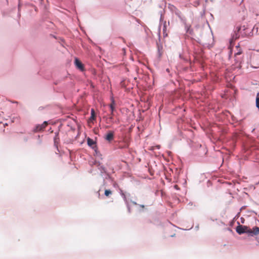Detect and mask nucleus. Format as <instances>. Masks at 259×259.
<instances>
[{
    "mask_svg": "<svg viewBox=\"0 0 259 259\" xmlns=\"http://www.w3.org/2000/svg\"><path fill=\"white\" fill-rule=\"evenodd\" d=\"M250 64L253 68H259V54L258 52L251 54L250 57Z\"/></svg>",
    "mask_w": 259,
    "mask_h": 259,
    "instance_id": "1",
    "label": "nucleus"
},
{
    "mask_svg": "<svg viewBox=\"0 0 259 259\" xmlns=\"http://www.w3.org/2000/svg\"><path fill=\"white\" fill-rule=\"evenodd\" d=\"M236 231L239 234H242L244 233H249V232H251L250 228L247 226L242 225H239L237 226L236 227Z\"/></svg>",
    "mask_w": 259,
    "mask_h": 259,
    "instance_id": "2",
    "label": "nucleus"
},
{
    "mask_svg": "<svg viewBox=\"0 0 259 259\" xmlns=\"http://www.w3.org/2000/svg\"><path fill=\"white\" fill-rule=\"evenodd\" d=\"M114 132L110 131H108L106 135L104 136V139L108 142H111L114 139Z\"/></svg>",
    "mask_w": 259,
    "mask_h": 259,
    "instance_id": "3",
    "label": "nucleus"
},
{
    "mask_svg": "<svg viewBox=\"0 0 259 259\" xmlns=\"http://www.w3.org/2000/svg\"><path fill=\"white\" fill-rule=\"evenodd\" d=\"M128 144L125 141L119 142L117 145V148L119 149H125L128 148Z\"/></svg>",
    "mask_w": 259,
    "mask_h": 259,
    "instance_id": "4",
    "label": "nucleus"
},
{
    "mask_svg": "<svg viewBox=\"0 0 259 259\" xmlns=\"http://www.w3.org/2000/svg\"><path fill=\"white\" fill-rule=\"evenodd\" d=\"M47 124H48L47 122V121H45L41 125H37L36 126L35 131L36 132H39V131H40L41 130H43L44 129H45L46 128V127L47 126Z\"/></svg>",
    "mask_w": 259,
    "mask_h": 259,
    "instance_id": "5",
    "label": "nucleus"
},
{
    "mask_svg": "<svg viewBox=\"0 0 259 259\" xmlns=\"http://www.w3.org/2000/svg\"><path fill=\"white\" fill-rule=\"evenodd\" d=\"M75 64L76 67L80 69V70H83V64L77 58H75Z\"/></svg>",
    "mask_w": 259,
    "mask_h": 259,
    "instance_id": "6",
    "label": "nucleus"
},
{
    "mask_svg": "<svg viewBox=\"0 0 259 259\" xmlns=\"http://www.w3.org/2000/svg\"><path fill=\"white\" fill-rule=\"evenodd\" d=\"M54 145L57 148L58 144L60 142V138L59 137V133H56L55 136L54 138Z\"/></svg>",
    "mask_w": 259,
    "mask_h": 259,
    "instance_id": "7",
    "label": "nucleus"
},
{
    "mask_svg": "<svg viewBox=\"0 0 259 259\" xmlns=\"http://www.w3.org/2000/svg\"><path fill=\"white\" fill-rule=\"evenodd\" d=\"M251 232H249V234L252 235H257L259 234V228L257 227H254L252 228V229H250Z\"/></svg>",
    "mask_w": 259,
    "mask_h": 259,
    "instance_id": "8",
    "label": "nucleus"
},
{
    "mask_svg": "<svg viewBox=\"0 0 259 259\" xmlns=\"http://www.w3.org/2000/svg\"><path fill=\"white\" fill-rule=\"evenodd\" d=\"M87 142L88 145L90 146H93L95 144V143L94 141V140L90 138H88Z\"/></svg>",
    "mask_w": 259,
    "mask_h": 259,
    "instance_id": "9",
    "label": "nucleus"
},
{
    "mask_svg": "<svg viewBox=\"0 0 259 259\" xmlns=\"http://www.w3.org/2000/svg\"><path fill=\"white\" fill-rule=\"evenodd\" d=\"M110 108L111 110V114H113V112H114L115 109V102L113 100H112V103L110 105Z\"/></svg>",
    "mask_w": 259,
    "mask_h": 259,
    "instance_id": "10",
    "label": "nucleus"
},
{
    "mask_svg": "<svg viewBox=\"0 0 259 259\" xmlns=\"http://www.w3.org/2000/svg\"><path fill=\"white\" fill-rule=\"evenodd\" d=\"M96 116H95V112L94 109H91V119L94 120L95 119Z\"/></svg>",
    "mask_w": 259,
    "mask_h": 259,
    "instance_id": "11",
    "label": "nucleus"
},
{
    "mask_svg": "<svg viewBox=\"0 0 259 259\" xmlns=\"http://www.w3.org/2000/svg\"><path fill=\"white\" fill-rule=\"evenodd\" d=\"M112 194V192L110 190H105V195L107 197L109 196L110 195Z\"/></svg>",
    "mask_w": 259,
    "mask_h": 259,
    "instance_id": "12",
    "label": "nucleus"
},
{
    "mask_svg": "<svg viewBox=\"0 0 259 259\" xmlns=\"http://www.w3.org/2000/svg\"><path fill=\"white\" fill-rule=\"evenodd\" d=\"M256 106L259 109V93H258L256 95Z\"/></svg>",
    "mask_w": 259,
    "mask_h": 259,
    "instance_id": "13",
    "label": "nucleus"
},
{
    "mask_svg": "<svg viewBox=\"0 0 259 259\" xmlns=\"http://www.w3.org/2000/svg\"><path fill=\"white\" fill-rule=\"evenodd\" d=\"M241 54V52L239 51L235 54V56L239 55Z\"/></svg>",
    "mask_w": 259,
    "mask_h": 259,
    "instance_id": "14",
    "label": "nucleus"
},
{
    "mask_svg": "<svg viewBox=\"0 0 259 259\" xmlns=\"http://www.w3.org/2000/svg\"><path fill=\"white\" fill-rule=\"evenodd\" d=\"M141 208H142V209H144L145 208V205H138Z\"/></svg>",
    "mask_w": 259,
    "mask_h": 259,
    "instance_id": "15",
    "label": "nucleus"
},
{
    "mask_svg": "<svg viewBox=\"0 0 259 259\" xmlns=\"http://www.w3.org/2000/svg\"><path fill=\"white\" fill-rule=\"evenodd\" d=\"M113 115H114L113 114H112L111 113V116L109 117V118H110V120H112V119H113Z\"/></svg>",
    "mask_w": 259,
    "mask_h": 259,
    "instance_id": "16",
    "label": "nucleus"
},
{
    "mask_svg": "<svg viewBox=\"0 0 259 259\" xmlns=\"http://www.w3.org/2000/svg\"><path fill=\"white\" fill-rule=\"evenodd\" d=\"M175 188L176 189H178L179 188H178V185H175Z\"/></svg>",
    "mask_w": 259,
    "mask_h": 259,
    "instance_id": "17",
    "label": "nucleus"
},
{
    "mask_svg": "<svg viewBox=\"0 0 259 259\" xmlns=\"http://www.w3.org/2000/svg\"><path fill=\"white\" fill-rule=\"evenodd\" d=\"M134 204L135 205H138V204L136 202H134Z\"/></svg>",
    "mask_w": 259,
    "mask_h": 259,
    "instance_id": "18",
    "label": "nucleus"
},
{
    "mask_svg": "<svg viewBox=\"0 0 259 259\" xmlns=\"http://www.w3.org/2000/svg\"><path fill=\"white\" fill-rule=\"evenodd\" d=\"M238 29V31H239L240 30V28H237Z\"/></svg>",
    "mask_w": 259,
    "mask_h": 259,
    "instance_id": "19",
    "label": "nucleus"
}]
</instances>
